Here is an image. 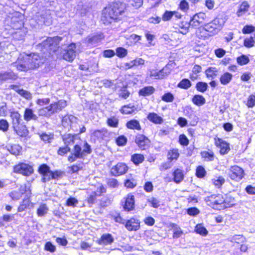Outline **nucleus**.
Wrapping results in <instances>:
<instances>
[{
  "label": "nucleus",
  "mask_w": 255,
  "mask_h": 255,
  "mask_svg": "<svg viewBox=\"0 0 255 255\" xmlns=\"http://www.w3.org/2000/svg\"><path fill=\"white\" fill-rule=\"evenodd\" d=\"M124 12V6L119 2H114L105 7L102 11L101 20L104 24L111 23Z\"/></svg>",
  "instance_id": "nucleus-1"
},
{
  "label": "nucleus",
  "mask_w": 255,
  "mask_h": 255,
  "mask_svg": "<svg viewBox=\"0 0 255 255\" xmlns=\"http://www.w3.org/2000/svg\"><path fill=\"white\" fill-rule=\"evenodd\" d=\"M225 20L221 17H217L211 22L205 25L204 27L199 28L196 32L198 37H206L204 33L208 32L209 36H213L218 33L222 28Z\"/></svg>",
  "instance_id": "nucleus-2"
},
{
  "label": "nucleus",
  "mask_w": 255,
  "mask_h": 255,
  "mask_svg": "<svg viewBox=\"0 0 255 255\" xmlns=\"http://www.w3.org/2000/svg\"><path fill=\"white\" fill-rule=\"evenodd\" d=\"M67 106V102L64 100H60L51 103L49 106L38 110L39 116L49 117L51 115L62 111Z\"/></svg>",
  "instance_id": "nucleus-3"
},
{
  "label": "nucleus",
  "mask_w": 255,
  "mask_h": 255,
  "mask_svg": "<svg viewBox=\"0 0 255 255\" xmlns=\"http://www.w3.org/2000/svg\"><path fill=\"white\" fill-rule=\"evenodd\" d=\"M207 205L213 209L221 210L227 207L225 205V199L222 195H212L205 199Z\"/></svg>",
  "instance_id": "nucleus-4"
},
{
  "label": "nucleus",
  "mask_w": 255,
  "mask_h": 255,
  "mask_svg": "<svg viewBox=\"0 0 255 255\" xmlns=\"http://www.w3.org/2000/svg\"><path fill=\"white\" fill-rule=\"evenodd\" d=\"M15 18H12L13 22L11 26L16 31L12 33L13 37L17 40L22 39L25 35L26 30L23 27V23L22 20L16 21Z\"/></svg>",
  "instance_id": "nucleus-5"
},
{
  "label": "nucleus",
  "mask_w": 255,
  "mask_h": 255,
  "mask_svg": "<svg viewBox=\"0 0 255 255\" xmlns=\"http://www.w3.org/2000/svg\"><path fill=\"white\" fill-rule=\"evenodd\" d=\"M30 60L29 55H21L16 63L17 69L18 70L24 71L33 69L34 65L29 64Z\"/></svg>",
  "instance_id": "nucleus-6"
},
{
  "label": "nucleus",
  "mask_w": 255,
  "mask_h": 255,
  "mask_svg": "<svg viewBox=\"0 0 255 255\" xmlns=\"http://www.w3.org/2000/svg\"><path fill=\"white\" fill-rule=\"evenodd\" d=\"M244 171L240 167L234 165L229 169V175L232 180L240 181L244 176Z\"/></svg>",
  "instance_id": "nucleus-7"
},
{
  "label": "nucleus",
  "mask_w": 255,
  "mask_h": 255,
  "mask_svg": "<svg viewBox=\"0 0 255 255\" xmlns=\"http://www.w3.org/2000/svg\"><path fill=\"white\" fill-rule=\"evenodd\" d=\"M76 44L71 43L67 48L62 52L63 58L69 62H72L76 57Z\"/></svg>",
  "instance_id": "nucleus-8"
},
{
  "label": "nucleus",
  "mask_w": 255,
  "mask_h": 255,
  "mask_svg": "<svg viewBox=\"0 0 255 255\" xmlns=\"http://www.w3.org/2000/svg\"><path fill=\"white\" fill-rule=\"evenodd\" d=\"M14 172L21 174L24 176H29L33 172V169L30 165L21 163L15 165L13 168Z\"/></svg>",
  "instance_id": "nucleus-9"
},
{
  "label": "nucleus",
  "mask_w": 255,
  "mask_h": 255,
  "mask_svg": "<svg viewBox=\"0 0 255 255\" xmlns=\"http://www.w3.org/2000/svg\"><path fill=\"white\" fill-rule=\"evenodd\" d=\"M30 190V186L26 184L21 185L18 190H13L10 192L8 195L14 201L19 200L22 195L26 194Z\"/></svg>",
  "instance_id": "nucleus-10"
},
{
  "label": "nucleus",
  "mask_w": 255,
  "mask_h": 255,
  "mask_svg": "<svg viewBox=\"0 0 255 255\" xmlns=\"http://www.w3.org/2000/svg\"><path fill=\"white\" fill-rule=\"evenodd\" d=\"M128 170V167L124 163H119L111 169V173L115 176L125 174Z\"/></svg>",
  "instance_id": "nucleus-11"
},
{
  "label": "nucleus",
  "mask_w": 255,
  "mask_h": 255,
  "mask_svg": "<svg viewBox=\"0 0 255 255\" xmlns=\"http://www.w3.org/2000/svg\"><path fill=\"white\" fill-rule=\"evenodd\" d=\"M170 73V70L167 66L159 71L152 70L150 71V77L155 79H163Z\"/></svg>",
  "instance_id": "nucleus-12"
},
{
  "label": "nucleus",
  "mask_w": 255,
  "mask_h": 255,
  "mask_svg": "<svg viewBox=\"0 0 255 255\" xmlns=\"http://www.w3.org/2000/svg\"><path fill=\"white\" fill-rule=\"evenodd\" d=\"M215 143L220 148V152L221 154H227L230 150L229 144L221 138H215Z\"/></svg>",
  "instance_id": "nucleus-13"
},
{
  "label": "nucleus",
  "mask_w": 255,
  "mask_h": 255,
  "mask_svg": "<svg viewBox=\"0 0 255 255\" xmlns=\"http://www.w3.org/2000/svg\"><path fill=\"white\" fill-rule=\"evenodd\" d=\"M31 194V190L30 189L25 194V197L20 202V205L17 209L18 212H21L24 211L27 208L29 207L30 205H31V206L33 207V204L31 202L30 200Z\"/></svg>",
  "instance_id": "nucleus-14"
},
{
  "label": "nucleus",
  "mask_w": 255,
  "mask_h": 255,
  "mask_svg": "<svg viewBox=\"0 0 255 255\" xmlns=\"http://www.w3.org/2000/svg\"><path fill=\"white\" fill-rule=\"evenodd\" d=\"M205 14L204 13H199L193 16L190 20L189 23L191 26L198 27L204 23Z\"/></svg>",
  "instance_id": "nucleus-15"
},
{
  "label": "nucleus",
  "mask_w": 255,
  "mask_h": 255,
  "mask_svg": "<svg viewBox=\"0 0 255 255\" xmlns=\"http://www.w3.org/2000/svg\"><path fill=\"white\" fill-rule=\"evenodd\" d=\"M135 142L140 148L145 149L148 146L150 140L143 134H139L136 136Z\"/></svg>",
  "instance_id": "nucleus-16"
},
{
  "label": "nucleus",
  "mask_w": 255,
  "mask_h": 255,
  "mask_svg": "<svg viewBox=\"0 0 255 255\" xmlns=\"http://www.w3.org/2000/svg\"><path fill=\"white\" fill-rule=\"evenodd\" d=\"M126 228L129 231H136L140 228V222L135 218H130L125 224Z\"/></svg>",
  "instance_id": "nucleus-17"
},
{
  "label": "nucleus",
  "mask_w": 255,
  "mask_h": 255,
  "mask_svg": "<svg viewBox=\"0 0 255 255\" xmlns=\"http://www.w3.org/2000/svg\"><path fill=\"white\" fill-rule=\"evenodd\" d=\"M114 242V238L110 234H103L101 238L97 241L100 245H108L111 244Z\"/></svg>",
  "instance_id": "nucleus-18"
},
{
  "label": "nucleus",
  "mask_w": 255,
  "mask_h": 255,
  "mask_svg": "<svg viewBox=\"0 0 255 255\" xmlns=\"http://www.w3.org/2000/svg\"><path fill=\"white\" fill-rule=\"evenodd\" d=\"M134 197L131 194H128L127 197L124 208L126 210L130 211L134 209Z\"/></svg>",
  "instance_id": "nucleus-19"
},
{
  "label": "nucleus",
  "mask_w": 255,
  "mask_h": 255,
  "mask_svg": "<svg viewBox=\"0 0 255 255\" xmlns=\"http://www.w3.org/2000/svg\"><path fill=\"white\" fill-rule=\"evenodd\" d=\"M250 4L247 1H243L239 6V8L236 12V14L238 17H240L244 15L247 12L250 8Z\"/></svg>",
  "instance_id": "nucleus-20"
},
{
  "label": "nucleus",
  "mask_w": 255,
  "mask_h": 255,
  "mask_svg": "<svg viewBox=\"0 0 255 255\" xmlns=\"http://www.w3.org/2000/svg\"><path fill=\"white\" fill-rule=\"evenodd\" d=\"M29 56L30 59L29 62V64L34 65L33 69L38 67L40 64L43 62L40 57L37 54H30Z\"/></svg>",
  "instance_id": "nucleus-21"
},
{
  "label": "nucleus",
  "mask_w": 255,
  "mask_h": 255,
  "mask_svg": "<svg viewBox=\"0 0 255 255\" xmlns=\"http://www.w3.org/2000/svg\"><path fill=\"white\" fill-rule=\"evenodd\" d=\"M10 117L12 120V128L19 125L22 121L21 116L18 112H10Z\"/></svg>",
  "instance_id": "nucleus-22"
},
{
  "label": "nucleus",
  "mask_w": 255,
  "mask_h": 255,
  "mask_svg": "<svg viewBox=\"0 0 255 255\" xmlns=\"http://www.w3.org/2000/svg\"><path fill=\"white\" fill-rule=\"evenodd\" d=\"M147 119L155 124H161L163 122V118L155 113H150L147 115Z\"/></svg>",
  "instance_id": "nucleus-23"
},
{
  "label": "nucleus",
  "mask_w": 255,
  "mask_h": 255,
  "mask_svg": "<svg viewBox=\"0 0 255 255\" xmlns=\"http://www.w3.org/2000/svg\"><path fill=\"white\" fill-rule=\"evenodd\" d=\"M14 131L20 136L25 137L28 133V130L25 126L20 124L18 126L13 127Z\"/></svg>",
  "instance_id": "nucleus-24"
},
{
  "label": "nucleus",
  "mask_w": 255,
  "mask_h": 255,
  "mask_svg": "<svg viewBox=\"0 0 255 255\" xmlns=\"http://www.w3.org/2000/svg\"><path fill=\"white\" fill-rule=\"evenodd\" d=\"M24 119L25 121L28 122L30 120H37V116L34 114L32 109L26 108L24 113Z\"/></svg>",
  "instance_id": "nucleus-25"
},
{
  "label": "nucleus",
  "mask_w": 255,
  "mask_h": 255,
  "mask_svg": "<svg viewBox=\"0 0 255 255\" xmlns=\"http://www.w3.org/2000/svg\"><path fill=\"white\" fill-rule=\"evenodd\" d=\"M155 92V89L152 86H146L141 89L138 94L140 96L143 97L149 96Z\"/></svg>",
  "instance_id": "nucleus-26"
},
{
  "label": "nucleus",
  "mask_w": 255,
  "mask_h": 255,
  "mask_svg": "<svg viewBox=\"0 0 255 255\" xmlns=\"http://www.w3.org/2000/svg\"><path fill=\"white\" fill-rule=\"evenodd\" d=\"M77 118L73 115H66L64 116L62 120V124L64 127H67L71 124L76 122Z\"/></svg>",
  "instance_id": "nucleus-27"
},
{
  "label": "nucleus",
  "mask_w": 255,
  "mask_h": 255,
  "mask_svg": "<svg viewBox=\"0 0 255 255\" xmlns=\"http://www.w3.org/2000/svg\"><path fill=\"white\" fill-rule=\"evenodd\" d=\"M127 127L131 129L140 130L141 129L139 122L136 120H131L127 123Z\"/></svg>",
  "instance_id": "nucleus-28"
},
{
  "label": "nucleus",
  "mask_w": 255,
  "mask_h": 255,
  "mask_svg": "<svg viewBox=\"0 0 255 255\" xmlns=\"http://www.w3.org/2000/svg\"><path fill=\"white\" fill-rule=\"evenodd\" d=\"M61 38L60 37H54L48 38L45 42L43 43L44 46L49 45L51 46L52 45L57 46L60 41H61Z\"/></svg>",
  "instance_id": "nucleus-29"
},
{
  "label": "nucleus",
  "mask_w": 255,
  "mask_h": 255,
  "mask_svg": "<svg viewBox=\"0 0 255 255\" xmlns=\"http://www.w3.org/2000/svg\"><path fill=\"white\" fill-rule=\"evenodd\" d=\"M232 78L233 75L232 74L226 72L221 76L220 81L222 85H226L231 82Z\"/></svg>",
  "instance_id": "nucleus-30"
},
{
  "label": "nucleus",
  "mask_w": 255,
  "mask_h": 255,
  "mask_svg": "<svg viewBox=\"0 0 255 255\" xmlns=\"http://www.w3.org/2000/svg\"><path fill=\"white\" fill-rule=\"evenodd\" d=\"M174 181L177 183L181 182L184 178V174L182 171L180 169H176L173 173Z\"/></svg>",
  "instance_id": "nucleus-31"
},
{
  "label": "nucleus",
  "mask_w": 255,
  "mask_h": 255,
  "mask_svg": "<svg viewBox=\"0 0 255 255\" xmlns=\"http://www.w3.org/2000/svg\"><path fill=\"white\" fill-rule=\"evenodd\" d=\"M192 101L195 105L201 106L205 103L206 100L203 96L196 95L193 97Z\"/></svg>",
  "instance_id": "nucleus-32"
},
{
  "label": "nucleus",
  "mask_w": 255,
  "mask_h": 255,
  "mask_svg": "<svg viewBox=\"0 0 255 255\" xmlns=\"http://www.w3.org/2000/svg\"><path fill=\"white\" fill-rule=\"evenodd\" d=\"M49 210L46 204H41L37 210V215L38 217H42L45 215Z\"/></svg>",
  "instance_id": "nucleus-33"
},
{
  "label": "nucleus",
  "mask_w": 255,
  "mask_h": 255,
  "mask_svg": "<svg viewBox=\"0 0 255 255\" xmlns=\"http://www.w3.org/2000/svg\"><path fill=\"white\" fill-rule=\"evenodd\" d=\"M171 227L173 230V238H178L183 234V231L181 229L175 224H172Z\"/></svg>",
  "instance_id": "nucleus-34"
},
{
  "label": "nucleus",
  "mask_w": 255,
  "mask_h": 255,
  "mask_svg": "<svg viewBox=\"0 0 255 255\" xmlns=\"http://www.w3.org/2000/svg\"><path fill=\"white\" fill-rule=\"evenodd\" d=\"M190 26L191 25L188 22H181L179 24V32L183 34H186L188 32Z\"/></svg>",
  "instance_id": "nucleus-35"
},
{
  "label": "nucleus",
  "mask_w": 255,
  "mask_h": 255,
  "mask_svg": "<svg viewBox=\"0 0 255 255\" xmlns=\"http://www.w3.org/2000/svg\"><path fill=\"white\" fill-rule=\"evenodd\" d=\"M195 231L197 234L203 236H206L208 233L207 229L202 224L197 225L195 227Z\"/></svg>",
  "instance_id": "nucleus-36"
},
{
  "label": "nucleus",
  "mask_w": 255,
  "mask_h": 255,
  "mask_svg": "<svg viewBox=\"0 0 255 255\" xmlns=\"http://www.w3.org/2000/svg\"><path fill=\"white\" fill-rule=\"evenodd\" d=\"M144 159L143 155L140 154H134L131 156V160L136 165L142 163Z\"/></svg>",
  "instance_id": "nucleus-37"
},
{
  "label": "nucleus",
  "mask_w": 255,
  "mask_h": 255,
  "mask_svg": "<svg viewBox=\"0 0 255 255\" xmlns=\"http://www.w3.org/2000/svg\"><path fill=\"white\" fill-rule=\"evenodd\" d=\"M103 38V35L101 34L94 35L92 37H89L87 38V42L91 44H95L99 42L101 39Z\"/></svg>",
  "instance_id": "nucleus-38"
},
{
  "label": "nucleus",
  "mask_w": 255,
  "mask_h": 255,
  "mask_svg": "<svg viewBox=\"0 0 255 255\" xmlns=\"http://www.w3.org/2000/svg\"><path fill=\"white\" fill-rule=\"evenodd\" d=\"M14 76V75L13 73H0V82H2L8 79H13Z\"/></svg>",
  "instance_id": "nucleus-39"
},
{
  "label": "nucleus",
  "mask_w": 255,
  "mask_h": 255,
  "mask_svg": "<svg viewBox=\"0 0 255 255\" xmlns=\"http://www.w3.org/2000/svg\"><path fill=\"white\" fill-rule=\"evenodd\" d=\"M217 70L215 67H210L206 71L207 77L214 78L217 76Z\"/></svg>",
  "instance_id": "nucleus-40"
},
{
  "label": "nucleus",
  "mask_w": 255,
  "mask_h": 255,
  "mask_svg": "<svg viewBox=\"0 0 255 255\" xmlns=\"http://www.w3.org/2000/svg\"><path fill=\"white\" fill-rule=\"evenodd\" d=\"M229 240L232 243L240 244L244 242L245 238L242 235H235L230 237Z\"/></svg>",
  "instance_id": "nucleus-41"
},
{
  "label": "nucleus",
  "mask_w": 255,
  "mask_h": 255,
  "mask_svg": "<svg viewBox=\"0 0 255 255\" xmlns=\"http://www.w3.org/2000/svg\"><path fill=\"white\" fill-rule=\"evenodd\" d=\"M179 154L177 149L170 150L168 153V158L170 160L177 159L179 157Z\"/></svg>",
  "instance_id": "nucleus-42"
},
{
  "label": "nucleus",
  "mask_w": 255,
  "mask_h": 255,
  "mask_svg": "<svg viewBox=\"0 0 255 255\" xmlns=\"http://www.w3.org/2000/svg\"><path fill=\"white\" fill-rule=\"evenodd\" d=\"M201 156L207 161H213L214 158V155L212 152L204 151L201 153Z\"/></svg>",
  "instance_id": "nucleus-43"
},
{
  "label": "nucleus",
  "mask_w": 255,
  "mask_h": 255,
  "mask_svg": "<svg viewBox=\"0 0 255 255\" xmlns=\"http://www.w3.org/2000/svg\"><path fill=\"white\" fill-rule=\"evenodd\" d=\"M255 43V35L254 36H251L247 38L244 40V45L248 48L253 47Z\"/></svg>",
  "instance_id": "nucleus-44"
},
{
  "label": "nucleus",
  "mask_w": 255,
  "mask_h": 255,
  "mask_svg": "<svg viewBox=\"0 0 255 255\" xmlns=\"http://www.w3.org/2000/svg\"><path fill=\"white\" fill-rule=\"evenodd\" d=\"M145 36L148 41V43L147 46L148 47L150 46H153L154 45V43H152L153 40L155 39V36L154 34L150 33L149 32H146L145 33Z\"/></svg>",
  "instance_id": "nucleus-45"
},
{
  "label": "nucleus",
  "mask_w": 255,
  "mask_h": 255,
  "mask_svg": "<svg viewBox=\"0 0 255 255\" xmlns=\"http://www.w3.org/2000/svg\"><path fill=\"white\" fill-rule=\"evenodd\" d=\"M191 86L190 81L187 79H183L178 84V87L184 89H187Z\"/></svg>",
  "instance_id": "nucleus-46"
},
{
  "label": "nucleus",
  "mask_w": 255,
  "mask_h": 255,
  "mask_svg": "<svg viewBox=\"0 0 255 255\" xmlns=\"http://www.w3.org/2000/svg\"><path fill=\"white\" fill-rule=\"evenodd\" d=\"M214 185L218 188H220L224 183L225 179L222 176H219L212 180Z\"/></svg>",
  "instance_id": "nucleus-47"
},
{
  "label": "nucleus",
  "mask_w": 255,
  "mask_h": 255,
  "mask_svg": "<svg viewBox=\"0 0 255 255\" xmlns=\"http://www.w3.org/2000/svg\"><path fill=\"white\" fill-rule=\"evenodd\" d=\"M174 99V96L170 92L164 94L161 97V100L165 102H172Z\"/></svg>",
  "instance_id": "nucleus-48"
},
{
  "label": "nucleus",
  "mask_w": 255,
  "mask_h": 255,
  "mask_svg": "<svg viewBox=\"0 0 255 255\" xmlns=\"http://www.w3.org/2000/svg\"><path fill=\"white\" fill-rule=\"evenodd\" d=\"M196 87L198 91L204 93L207 90L208 85L206 83L199 82L197 83Z\"/></svg>",
  "instance_id": "nucleus-49"
},
{
  "label": "nucleus",
  "mask_w": 255,
  "mask_h": 255,
  "mask_svg": "<svg viewBox=\"0 0 255 255\" xmlns=\"http://www.w3.org/2000/svg\"><path fill=\"white\" fill-rule=\"evenodd\" d=\"M128 54V51L123 47H118L116 49V55L120 58H124Z\"/></svg>",
  "instance_id": "nucleus-50"
},
{
  "label": "nucleus",
  "mask_w": 255,
  "mask_h": 255,
  "mask_svg": "<svg viewBox=\"0 0 255 255\" xmlns=\"http://www.w3.org/2000/svg\"><path fill=\"white\" fill-rule=\"evenodd\" d=\"M237 62L240 65H244L248 64L249 61V57L246 55H242L237 58Z\"/></svg>",
  "instance_id": "nucleus-51"
},
{
  "label": "nucleus",
  "mask_w": 255,
  "mask_h": 255,
  "mask_svg": "<svg viewBox=\"0 0 255 255\" xmlns=\"http://www.w3.org/2000/svg\"><path fill=\"white\" fill-rule=\"evenodd\" d=\"M9 127V124L7 121L4 119L0 120V130L3 132L6 131Z\"/></svg>",
  "instance_id": "nucleus-52"
},
{
  "label": "nucleus",
  "mask_w": 255,
  "mask_h": 255,
  "mask_svg": "<svg viewBox=\"0 0 255 255\" xmlns=\"http://www.w3.org/2000/svg\"><path fill=\"white\" fill-rule=\"evenodd\" d=\"M78 203L77 199L74 197H70L66 201V205L67 206H71L75 207Z\"/></svg>",
  "instance_id": "nucleus-53"
},
{
  "label": "nucleus",
  "mask_w": 255,
  "mask_h": 255,
  "mask_svg": "<svg viewBox=\"0 0 255 255\" xmlns=\"http://www.w3.org/2000/svg\"><path fill=\"white\" fill-rule=\"evenodd\" d=\"M247 106L249 108H253L255 106V93L248 97Z\"/></svg>",
  "instance_id": "nucleus-54"
},
{
  "label": "nucleus",
  "mask_w": 255,
  "mask_h": 255,
  "mask_svg": "<svg viewBox=\"0 0 255 255\" xmlns=\"http://www.w3.org/2000/svg\"><path fill=\"white\" fill-rule=\"evenodd\" d=\"M127 142V138L124 135L119 136L116 139V143L119 146H124Z\"/></svg>",
  "instance_id": "nucleus-55"
},
{
  "label": "nucleus",
  "mask_w": 255,
  "mask_h": 255,
  "mask_svg": "<svg viewBox=\"0 0 255 255\" xmlns=\"http://www.w3.org/2000/svg\"><path fill=\"white\" fill-rule=\"evenodd\" d=\"M7 115V107L5 103L0 104V117H5Z\"/></svg>",
  "instance_id": "nucleus-56"
},
{
  "label": "nucleus",
  "mask_w": 255,
  "mask_h": 255,
  "mask_svg": "<svg viewBox=\"0 0 255 255\" xmlns=\"http://www.w3.org/2000/svg\"><path fill=\"white\" fill-rule=\"evenodd\" d=\"M179 141L180 144L187 146L189 144V140L185 134H181L179 137Z\"/></svg>",
  "instance_id": "nucleus-57"
},
{
  "label": "nucleus",
  "mask_w": 255,
  "mask_h": 255,
  "mask_svg": "<svg viewBox=\"0 0 255 255\" xmlns=\"http://www.w3.org/2000/svg\"><path fill=\"white\" fill-rule=\"evenodd\" d=\"M148 202L150 203L151 206L157 208L159 206V202L155 198L151 197L148 199Z\"/></svg>",
  "instance_id": "nucleus-58"
},
{
  "label": "nucleus",
  "mask_w": 255,
  "mask_h": 255,
  "mask_svg": "<svg viewBox=\"0 0 255 255\" xmlns=\"http://www.w3.org/2000/svg\"><path fill=\"white\" fill-rule=\"evenodd\" d=\"M136 185V182L135 180L132 179L129 180L128 179L126 180L125 182V186L128 188H133L134 187H135Z\"/></svg>",
  "instance_id": "nucleus-59"
},
{
  "label": "nucleus",
  "mask_w": 255,
  "mask_h": 255,
  "mask_svg": "<svg viewBox=\"0 0 255 255\" xmlns=\"http://www.w3.org/2000/svg\"><path fill=\"white\" fill-rule=\"evenodd\" d=\"M206 171L205 169L201 166L197 167L196 169V175L198 177L202 178L205 176Z\"/></svg>",
  "instance_id": "nucleus-60"
},
{
  "label": "nucleus",
  "mask_w": 255,
  "mask_h": 255,
  "mask_svg": "<svg viewBox=\"0 0 255 255\" xmlns=\"http://www.w3.org/2000/svg\"><path fill=\"white\" fill-rule=\"evenodd\" d=\"M173 11L166 10L162 15V19L163 21H168L173 17Z\"/></svg>",
  "instance_id": "nucleus-61"
},
{
  "label": "nucleus",
  "mask_w": 255,
  "mask_h": 255,
  "mask_svg": "<svg viewBox=\"0 0 255 255\" xmlns=\"http://www.w3.org/2000/svg\"><path fill=\"white\" fill-rule=\"evenodd\" d=\"M70 150V148L66 145L65 147H61L59 148L57 153L60 155H64Z\"/></svg>",
  "instance_id": "nucleus-62"
},
{
  "label": "nucleus",
  "mask_w": 255,
  "mask_h": 255,
  "mask_svg": "<svg viewBox=\"0 0 255 255\" xmlns=\"http://www.w3.org/2000/svg\"><path fill=\"white\" fill-rule=\"evenodd\" d=\"M132 44H135L138 41L141 40V37L135 34H132L128 38Z\"/></svg>",
  "instance_id": "nucleus-63"
},
{
  "label": "nucleus",
  "mask_w": 255,
  "mask_h": 255,
  "mask_svg": "<svg viewBox=\"0 0 255 255\" xmlns=\"http://www.w3.org/2000/svg\"><path fill=\"white\" fill-rule=\"evenodd\" d=\"M44 249L47 251H49L50 252L53 253L55 251L56 248L52 244L51 242H47L44 247Z\"/></svg>",
  "instance_id": "nucleus-64"
}]
</instances>
